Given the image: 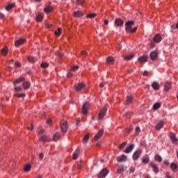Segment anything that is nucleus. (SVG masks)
<instances>
[{"instance_id": "obj_1", "label": "nucleus", "mask_w": 178, "mask_h": 178, "mask_svg": "<svg viewBox=\"0 0 178 178\" xmlns=\"http://www.w3.org/2000/svg\"><path fill=\"white\" fill-rule=\"evenodd\" d=\"M132 26H134V21H127L125 23V31L127 33H136L137 31V27L133 29Z\"/></svg>"}, {"instance_id": "obj_2", "label": "nucleus", "mask_w": 178, "mask_h": 178, "mask_svg": "<svg viewBox=\"0 0 178 178\" xmlns=\"http://www.w3.org/2000/svg\"><path fill=\"white\" fill-rule=\"evenodd\" d=\"M60 126L62 133H66V131H67V129H69V126L67 125V122L65 120H61L60 122Z\"/></svg>"}, {"instance_id": "obj_3", "label": "nucleus", "mask_w": 178, "mask_h": 178, "mask_svg": "<svg viewBox=\"0 0 178 178\" xmlns=\"http://www.w3.org/2000/svg\"><path fill=\"white\" fill-rule=\"evenodd\" d=\"M88 109H90V103L85 102L82 106L83 115H87L88 113Z\"/></svg>"}, {"instance_id": "obj_4", "label": "nucleus", "mask_w": 178, "mask_h": 178, "mask_svg": "<svg viewBox=\"0 0 178 178\" xmlns=\"http://www.w3.org/2000/svg\"><path fill=\"white\" fill-rule=\"evenodd\" d=\"M107 111L108 108H106V106H104L99 112L98 119H102L105 116Z\"/></svg>"}, {"instance_id": "obj_5", "label": "nucleus", "mask_w": 178, "mask_h": 178, "mask_svg": "<svg viewBox=\"0 0 178 178\" xmlns=\"http://www.w3.org/2000/svg\"><path fill=\"white\" fill-rule=\"evenodd\" d=\"M141 154H143V149H140L136 150L132 156L134 161H137V159L141 156Z\"/></svg>"}, {"instance_id": "obj_6", "label": "nucleus", "mask_w": 178, "mask_h": 178, "mask_svg": "<svg viewBox=\"0 0 178 178\" xmlns=\"http://www.w3.org/2000/svg\"><path fill=\"white\" fill-rule=\"evenodd\" d=\"M108 173H109V171L108 170V169L104 168V169L102 170V171L100 172V173L98 175V177L99 178H105Z\"/></svg>"}, {"instance_id": "obj_7", "label": "nucleus", "mask_w": 178, "mask_h": 178, "mask_svg": "<svg viewBox=\"0 0 178 178\" xmlns=\"http://www.w3.org/2000/svg\"><path fill=\"white\" fill-rule=\"evenodd\" d=\"M124 24V22L120 18L115 19L114 22L115 26H117V27H122V26H123Z\"/></svg>"}, {"instance_id": "obj_8", "label": "nucleus", "mask_w": 178, "mask_h": 178, "mask_svg": "<svg viewBox=\"0 0 178 178\" xmlns=\"http://www.w3.org/2000/svg\"><path fill=\"white\" fill-rule=\"evenodd\" d=\"M86 87V84L84 83H79L77 86H75V91L79 92V91H81L83 88Z\"/></svg>"}, {"instance_id": "obj_9", "label": "nucleus", "mask_w": 178, "mask_h": 178, "mask_svg": "<svg viewBox=\"0 0 178 178\" xmlns=\"http://www.w3.org/2000/svg\"><path fill=\"white\" fill-rule=\"evenodd\" d=\"M149 166H151L152 169L154 172V173L159 172V168H158V165L154 163H150Z\"/></svg>"}, {"instance_id": "obj_10", "label": "nucleus", "mask_w": 178, "mask_h": 178, "mask_svg": "<svg viewBox=\"0 0 178 178\" xmlns=\"http://www.w3.org/2000/svg\"><path fill=\"white\" fill-rule=\"evenodd\" d=\"M154 42H156V44H158L162 41V36L159 34H156L153 38Z\"/></svg>"}, {"instance_id": "obj_11", "label": "nucleus", "mask_w": 178, "mask_h": 178, "mask_svg": "<svg viewBox=\"0 0 178 178\" xmlns=\"http://www.w3.org/2000/svg\"><path fill=\"white\" fill-rule=\"evenodd\" d=\"M118 162H126L127 161V156L122 154L117 157Z\"/></svg>"}, {"instance_id": "obj_12", "label": "nucleus", "mask_w": 178, "mask_h": 178, "mask_svg": "<svg viewBox=\"0 0 178 178\" xmlns=\"http://www.w3.org/2000/svg\"><path fill=\"white\" fill-rule=\"evenodd\" d=\"M138 60L140 63H145L148 60V56H141L138 58Z\"/></svg>"}, {"instance_id": "obj_13", "label": "nucleus", "mask_w": 178, "mask_h": 178, "mask_svg": "<svg viewBox=\"0 0 178 178\" xmlns=\"http://www.w3.org/2000/svg\"><path fill=\"white\" fill-rule=\"evenodd\" d=\"M39 140L43 141L44 143H48L51 141V139H49V137L45 135H42V136H39Z\"/></svg>"}, {"instance_id": "obj_14", "label": "nucleus", "mask_w": 178, "mask_h": 178, "mask_svg": "<svg viewBox=\"0 0 178 178\" xmlns=\"http://www.w3.org/2000/svg\"><path fill=\"white\" fill-rule=\"evenodd\" d=\"M170 138L172 140L173 144H178V139L176 138V134L173 133L170 134Z\"/></svg>"}, {"instance_id": "obj_15", "label": "nucleus", "mask_w": 178, "mask_h": 178, "mask_svg": "<svg viewBox=\"0 0 178 178\" xmlns=\"http://www.w3.org/2000/svg\"><path fill=\"white\" fill-rule=\"evenodd\" d=\"M150 58L152 60H156L158 58V52H156V51H152L150 53Z\"/></svg>"}, {"instance_id": "obj_16", "label": "nucleus", "mask_w": 178, "mask_h": 178, "mask_svg": "<svg viewBox=\"0 0 178 178\" xmlns=\"http://www.w3.org/2000/svg\"><path fill=\"white\" fill-rule=\"evenodd\" d=\"M102 134H104V129H100L98 133L95 136V140L97 141L101 138L102 136Z\"/></svg>"}, {"instance_id": "obj_17", "label": "nucleus", "mask_w": 178, "mask_h": 178, "mask_svg": "<svg viewBox=\"0 0 178 178\" xmlns=\"http://www.w3.org/2000/svg\"><path fill=\"white\" fill-rule=\"evenodd\" d=\"M133 149H134V145H130L128 147L126 148L124 152L125 154H130Z\"/></svg>"}, {"instance_id": "obj_18", "label": "nucleus", "mask_w": 178, "mask_h": 178, "mask_svg": "<svg viewBox=\"0 0 178 178\" xmlns=\"http://www.w3.org/2000/svg\"><path fill=\"white\" fill-rule=\"evenodd\" d=\"M79 154H80V149L77 148L72 154V159L76 160L79 158Z\"/></svg>"}, {"instance_id": "obj_19", "label": "nucleus", "mask_w": 178, "mask_h": 178, "mask_svg": "<svg viewBox=\"0 0 178 178\" xmlns=\"http://www.w3.org/2000/svg\"><path fill=\"white\" fill-rule=\"evenodd\" d=\"M26 42V39H19L15 42V45H22Z\"/></svg>"}, {"instance_id": "obj_20", "label": "nucleus", "mask_w": 178, "mask_h": 178, "mask_svg": "<svg viewBox=\"0 0 178 178\" xmlns=\"http://www.w3.org/2000/svg\"><path fill=\"white\" fill-rule=\"evenodd\" d=\"M170 88H172V85L170 84V82H166L164 85V90L165 91H169V90H170Z\"/></svg>"}, {"instance_id": "obj_21", "label": "nucleus", "mask_w": 178, "mask_h": 178, "mask_svg": "<svg viewBox=\"0 0 178 178\" xmlns=\"http://www.w3.org/2000/svg\"><path fill=\"white\" fill-rule=\"evenodd\" d=\"M22 81H24V77L18 78L17 79H16L15 81H13V84H14V86H16L17 84H20V83H22Z\"/></svg>"}, {"instance_id": "obj_22", "label": "nucleus", "mask_w": 178, "mask_h": 178, "mask_svg": "<svg viewBox=\"0 0 178 178\" xmlns=\"http://www.w3.org/2000/svg\"><path fill=\"white\" fill-rule=\"evenodd\" d=\"M59 138H60V134L59 132H56L53 136V140L54 141H58Z\"/></svg>"}, {"instance_id": "obj_23", "label": "nucleus", "mask_w": 178, "mask_h": 178, "mask_svg": "<svg viewBox=\"0 0 178 178\" xmlns=\"http://www.w3.org/2000/svg\"><path fill=\"white\" fill-rule=\"evenodd\" d=\"M43 19H44V15L41 13H39L36 17V22H42Z\"/></svg>"}, {"instance_id": "obj_24", "label": "nucleus", "mask_w": 178, "mask_h": 178, "mask_svg": "<svg viewBox=\"0 0 178 178\" xmlns=\"http://www.w3.org/2000/svg\"><path fill=\"white\" fill-rule=\"evenodd\" d=\"M114 62L115 59H113V57L109 56L106 58V63H108V65H112Z\"/></svg>"}, {"instance_id": "obj_25", "label": "nucleus", "mask_w": 178, "mask_h": 178, "mask_svg": "<svg viewBox=\"0 0 178 178\" xmlns=\"http://www.w3.org/2000/svg\"><path fill=\"white\" fill-rule=\"evenodd\" d=\"M132 101H133V97L127 96V100L125 102L126 105H129V104H131Z\"/></svg>"}, {"instance_id": "obj_26", "label": "nucleus", "mask_w": 178, "mask_h": 178, "mask_svg": "<svg viewBox=\"0 0 178 178\" xmlns=\"http://www.w3.org/2000/svg\"><path fill=\"white\" fill-rule=\"evenodd\" d=\"M152 87L154 90H159V83H158V82H153Z\"/></svg>"}, {"instance_id": "obj_27", "label": "nucleus", "mask_w": 178, "mask_h": 178, "mask_svg": "<svg viewBox=\"0 0 178 178\" xmlns=\"http://www.w3.org/2000/svg\"><path fill=\"white\" fill-rule=\"evenodd\" d=\"M163 127V122L162 121L159 122L156 125V130H161Z\"/></svg>"}, {"instance_id": "obj_28", "label": "nucleus", "mask_w": 178, "mask_h": 178, "mask_svg": "<svg viewBox=\"0 0 178 178\" xmlns=\"http://www.w3.org/2000/svg\"><path fill=\"white\" fill-rule=\"evenodd\" d=\"M74 17H82L83 13L80 11L74 12Z\"/></svg>"}, {"instance_id": "obj_29", "label": "nucleus", "mask_w": 178, "mask_h": 178, "mask_svg": "<svg viewBox=\"0 0 178 178\" xmlns=\"http://www.w3.org/2000/svg\"><path fill=\"white\" fill-rule=\"evenodd\" d=\"M1 55H3L4 56H6V55H8V47H4L1 49Z\"/></svg>"}, {"instance_id": "obj_30", "label": "nucleus", "mask_w": 178, "mask_h": 178, "mask_svg": "<svg viewBox=\"0 0 178 178\" xmlns=\"http://www.w3.org/2000/svg\"><path fill=\"white\" fill-rule=\"evenodd\" d=\"M131 116H133V113L128 111V112L125 113L124 118H126L127 119H130V118H131Z\"/></svg>"}, {"instance_id": "obj_31", "label": "nucleus", "mask_w": 178, "mask_h": 178, "mask_svg": "<svg viewBox=\"0 0 178 178\" xmlns=\"http://www.w3.org/2000/svg\"><path fill=\"white\" fill-rule=\"evenodd\" d=\"M13 8H15V3H10L6 7V10H10V9H13Z\"/></svg>"}, {"instance_id": "obj_32", "label": "nucleus", "mask_w": 178, "mask_h": 178, "mask_svg": "<svg viewBox=\"0 0 178 178\" xmlns=\"http://www.w3.org/2000/svg\"><path fill=\"white\" fill-rule=\"evenodd\" d=\"M134 58V54H130L128 56H126L124 59L125 60H131V59H133Z\"/></svg>"}, {"instance_id": "obj_33", "label": "nucleus", "mask_w": 178, "mask_h": 178, "mask_svg": "<svg viewBox=\"0 0 178 178\" xmlns=\"http://www.w3.org/2000/svg\"><path fill=\"white\" fill-rule=\"evenodd\" d=\"M23 87L24 90H29V88H30V83L27 81L24 82Z\"/></svg>"}, {"instance_id": "obj_34", "label": "nucleus", "mask_w": 178, "mask_h": 178, "mask_svg": "<svg viewBox=\"0 0 178 178\" xmlns=\"http://www.w3.org/2000/svg\"><path fill=\"white\" fill-rule=\"evenodd\" d=\"M161 108V103H155L153 105V109L156 111V109H159Z\"/></svg>"}, {"instance_id": "obj_35", "label": "nucleus", "mask_w": 178, "mask_h": 178, "mask_svg": "<svg viewBox=\"0 0 178 178\" xmlns=\"http://www.w3.org/2000/svg\"><path fill=\"white\" fill-rule=\"evenodd\" d=\"M154 159L157 162H162V157L161 156L158 155V154H156L154 156Z\"/></svg>"}, {"instance_id": "obj_36", "label": "nucleus", "mask_w": 178, "mask_h": 178, "mask_svg": "<svg viewBox=\"0 0 178 178\" xmlns=\"http://www.w3.org/2000/svg\"><path fill=\"white\" fill-rule=\"evenodd\" d=\"M118 173H122V172H124V167L123 165H120L117 170Z\"/></svg>"}, {"instance_id": "obj_37", "label": "nucleus", "mask_w": 178, "mask_h": 178, "mask_svg": "<svg viewBox=\"0 0 178 178\" xmlns=\"http://www.w3.org/2000/svg\"><path fill=\"white\" fill-rule=\"evenodd\" d=\"M28 61L29 63H34V62H35V59H34V57L29 56H28Z\"/></svg>"}, {"instance_id": "obj_38", "label": "nucleus", "mask_w": 178, "mask_h": 178, "mask_svg": "<svg viewBox=\"0 0 178 178\" xmlns=\"http://www.w3.org/2000/svg\"><path fill=\"white\" fill-rule=\"evenodd\" d=\"M24 169L25 172H29L30 169H31V165L26 164Z\"/></svg>"}, {"instance_id": "obj_39", "label": "nucleus", "mask_w": 178, "mask_h": 178, "mask_svg": "<svg viewBox=\"0 0 178 178\" xmlns=\"http://www.w3.org/2000/svg\"><path fill=\"white\" fill-rule=\"evenodd\" d=\"M170 168L172 170H176V169L178 168L177 164L175 163H172L170 164Z\"/></svg>"}, {"instance_id": "obj_40", "label": "nucleus", "mask_w": 178, "mask_h": 178, "mask_svg": "<svg viewBox=\"0 0 178 178\" xmlns=\"http://www.w3.org/2000/svg\"><path fill=\"white\" fill-rule=\"evenodd\" d=\"M142 162L143 163H148L149 162V158L147 156H146L145 158L142 159Z\"/></svg>"}, {"instance_id": "obj_41", "label": "nucleus", "mask_w": 178, "mask_h": 178, "mask_svg": "<svg viewBox=\"0 0 178 178\" xmlns=\"http://www.w3.org/2000/svg\"><path fill=\"white\" fill-rule=\"evenodd\" d=\"M97 16V13H91L87 15L88 19H94Z\"/></svg>"}, {"instance_id": "obj_42", "label": "nucleus", "mask_w": 178, "mask_h": 178, "mask_svg": "<svg viewBox=\"0 0 178 178\" xmlns=\"http://www.w3.org/2000/svg\"><path fill=\"white\" fill-rule=\"evenodd\" d=\"M141 131V129L139 127H136L135 129V136H138L140 134V132Z\"/></svg>"}, {"instance_id": "obj_43", "label": "nucleus", "mask_w": 178, "mask_h": 178, "mask_svg": "<svg viewBox=\"0 0 178 178\" xmlns=\"http://www.w3.org/2000/svg\"><path fill=\"white\" fill-rule=\"evenodd\" d=\"M88 138H90V134H88L87 135H86L84 136V138H83V143H87V141H88Z\"/></svg>"}, {"instance_id": "obj_44", "label": "nucleus", "mask_w": 178, "mask_h": 178, "mask_svg": "<svg viewBox=\"0 0 178 178\" xmlns=\"http://www.w3.org/2000/svg\"><path fill=\"white\" fill-rule=\"evenodd\" d=\"M40 66L43 69H47V67H48V66H49V64H48V63H42Z\"/></svg>"}, {"instance_id": "obj_45", "label": "nucleus", "mask_w": 178, "mask_h": 178, "mask_svg": "<svg viewBox=\"0 0 178 178\" xmlns=\"http://www.w3.org/2000/svg\"><path fill=\"white\" fill-rule=\"evenodd\" d=\"M15 97H17L18 98H24V97H26V94L24 93L15 94Z\"/></svg>"}, {"instance_id": "obj_46", "label": "nucleus", "mask_w": 178, "mask_h": 178, "mask_svg": "<svg viewBox=\"0 0 178 178\" xmlns=\"http://www.w3.org/2000/svg\"><path fill=\"white\" fill-rule=\"evenodd\" d=\"M44 10L46 13H49V12H52L53 9L52 7H47Z\"/></svg>"}, {"instance_id": "obj_47", "label": "nucleus", "mask_w": 178, "mask_h": 178, "mask_svg": "<svg viewBox=\"0 0 178 178\" xmlns=\"http://www.w3.org/2000/svg\"><path fill=\"white\" fill-rule=\"evenodd\" d=\"M85 1L84 0H76V4L79 6H83V5L84 4Z\"/></svg>"}, {"instance_id": "obj_48", "label": "nucleus", "mask_w": 178, "mask_h": 178, "mask_svg": "<svg viewBox=\"0 0 178 178\" xmlns=\"http://www.w3.org/2000/svg\"><path fill=\"white\" fill-rule=\"evenodd\" d=\"M127 145V142H124V143H122L119 146V149H123V148H124V147H126Z\"/></svg>"}, {"instance_id": "obj_49", "label": "nucleus", "mask_w": 178, "mask_h": 178, "mask_svg": "<svg viewBox=\"0 0 178 178\" xmlns=\"http://www.w3.org/2000/svg\"><path fill=\"white\" fill-rule=\"evenodd\" d=\"M55 55H56L57 56H58L59 58H60V59H62L63 58V54L59 52V51H56L55 53Z\"/></svg>"}, {"instance_id": "obj_50", "label": "nucleus", "mask_w": 178, "mask_h": 178, "mask_svg": "<svg viewBox=\"0 0 178 178\" xmlns=\"http://www.w3.org/2000/svg\"><path fill=\"white\" fill-rule=\"evenodd\" d=\"M72 72H76L79 70V65H74L71 68Z\"/></svg>"}, {"instance_id": "obj_51", "label": "nucleus", "mask_w": 178, "mask_h": 178, "mask_svg": "<svg viewBox=\"0 0 178 178\" xmlns=\"http://www.w3.org/2000/svg\"><path fill=\"white\" fill-rule=\"evenodd\" d=\"M14 90L17 92H19V91H22V87H20V86H15Z\"/></svg>"}, {"instance_id": "obj_52", "label": "nucleus", "mask_w": 178, "mask_h": 178, "mask_svg": "<svg viewBox=\"0 0 178 178\" xmlns=\"http://www.w3.org/2000/svg\"><path fill=\"white\" fill-rule=\"evenodd\" d=\"M56 35H60V28L58 29V31H55Z\"/></svg>"}, {"instance_id": "obj_53", "label": "nucleus", "mask_w": 178, "mask_h": 178, "mask_svg": "<svg viewBox=\"0 0 178 178\" xmlns=\"http://www.w3.org/2000/svg\"><path fill=\"white\" fill-rule=\"evenodd\" d=\"M81 122V120L80 118H76V126H79Z\"/></svg>"}, {"instance_id": "obj_54", "label": "nucleus", "mask_w": 178, "mask_h": 178, "mask_svg": "<svg viewBox=\"0 0 178 178\" xmlns=\"http://www.w3.org/2000/svg\"><path fill=\"white\" fill-rule=\"evenodd\" d=\"M39 158H40V161H42V159H44V154L40 153L39 154Z\"/></svg>"}, {"instance_id": "obj_55", "label": "nucleus", "mask_w": 178, "mask_h": 178, "mask_svg": "<svg viewBox=\"0 0 178 178\" xmlns=\"http://www.w3.org/2000/svg\"><path fill=\"white\" fill-rule=\"evenodd\" d=\"M135 171H136V168H130L129 173H134Z\"/></svg>"}, {"instance_id": "obj_56", "label": "nucleus", "mask_w": 178, "mask_h": 178, "mask_svg": "<svg viewBox=\"0 0 178 178\" xmlns=\"http://www.w3.org/2000/svg\"><path fill=\"white\" fill-rule=\"evenodd\" d=\"M28 130H34V125H33V124H31V127H27Z\"/></svg>"}, {"instance_id": "obj_57", "label": "nucleus", "mask_w": 178, "mask_h": 178, "mask_svg": "<svg viewBox=\"0 0 178 178\" xmlns=\"http://www.w3.org/2000/svg\"><path fill=\"white\" fill-rule=\"evenodd\" d=\"M44 129H40V130L39 131V134H38L39 137H40V134H42V133H44Z\"/></svg>"}, {"instance_id": "obj_58", "label": "nucleus", "mask_w": 178, "mask_h": 178, "mask_svg": "<svg viewBox=\"0 0 178 178\" xmlns=\"http://www.w3.org/2000/svg\"><path fill=\"white\" fill-rule=\"evenodd\" d=\"M15 66H17V67H20V66H21L20 63L16 62V63H15Z\"/></svg>"}, {"instance_id": "obj_59", "label": "nucleus", "mask_w": 178, "mask_h": 178, "mask_svg": "<svg viewBox=\"0 0 178 178\" xmlns=\"http://www.w3.org/2000/svg\"><path fill=\"white\" fill-rule=\"evenodd\" d=\"M73 76V74H72V73H70V72H69L68 74H67V77L68 78H70V77H72Z\"/></svg>"}, {"instance_id": "obj_60", "label": "nucleus", "mask_w": 178, "mask_h": 178, "mask_svg": "<svg viewBox=\"0 0 178 178\" xmlns=\"http://www.w3.org/2000/svg\"><path fill=\"white\" fill-rule=\"evenodd\" d=\"M131 131V129H127L125 130V133H127V134L130 133Z\"/></svg>"}, {"instance_id": "obj_61", "label": "nucleus", "mask_w": 178, "mask_h": 178, "mask_svg": "<svg viewBox=\"0 0 178 178\" xmlns=\"http://www.w3.org/2000/svg\"><path fill=\"white\" fill-rule=\"evenodd\" d=\"M104 22V24L108 25L109 23V21H108V19H105Z\"/></svg>"}, {"instance_id": "obj_62", "label": "nucleus", "mask_w": 178, "mask_h": 178, "mask_svg": "<svg viewBox=\"0 0 178 178\" xmlns=\"http://www.w3.org/2000/svg\"><path fill=\"white\" fill-rule=\"evenodd\" d=\"M143 76H148V72L147 71H145L143 72Z\"/></svg>"}, {"instance_id": "obj_63", "label": "nucleus", "mask_w": 178, "mask_h": 178, "mask_svg": "<svg viewBox=\"0 0 178 178\" xmlns=\"http://www.w3.org/2000/svg\"><path fill=\"white\" fill-rule=\"evenodd\" d=\"M81 54V55H87V53L86 52V51H82Z\"/></svg>"}, {"instance_id": "obj_64", "label": "nucleus", "mask_w": 178, "mask_h": 178, "mask_svg": "<svg viewBox=\"0 0 178 178\" xmlns=\"http://www.w3.org/2000/svg\"><path fill=\"white\" fill-rule=\"evenodd\" d=\"M164 163L165 165H169V161H168L167 160H165Z\"/></svg>"}]
</instances>
